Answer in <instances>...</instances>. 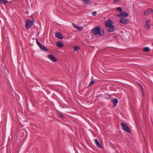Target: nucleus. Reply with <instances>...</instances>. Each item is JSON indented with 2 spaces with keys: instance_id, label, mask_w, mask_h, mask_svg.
<instances>
[{
  "instance_id": "f03ea898",
  "label": "nucleus",
  "mask_w": 153,
  "mask_h": 153,
  "mask_svg": "<svg viewBox=\"0 0 153 153\" xmlns=\"http://www.w3.org/2000/svg\"><path fill=\"white\" fill-rule=\"evenodd\" d=\"M113 22L108 20L105 22V25L106 26L108 32H111L113 31L114 30V26L112 25Z\"/></svg>"
},
{
  "instance_id": "ddd939ff",
  "label": "nucleus",
  "mask_w": 153,
  "mask_h": 153,
  "mask_svg": "<svg viewBox=\"0 0 153 153\" xmlns=\"http://www.w3.org/2000/svg\"><path fill=\"white\" fill-rule=\"evenodd\" d=\"M39 47L42 50L48 51V49L45 46L42 45V44L39 46Z\"/></svg>"
},
{
  "instance_id": "f8f14e48",
  "label": "nucleus",
  "mask_w": 153,
  "mask_h": 153,
  "mask_svg": "<svg viewBox=\"0 0 153 153\" xmlns=\"http://www.w3.org/2000/svg\"><path fill=\"white\" fill-rule=\"evenodd\" d=\"M56 44L57 46L60 48L64 46L63 44L60 41L57 42Z\"/></svg>"
},
{
  "instance_id": "b1692460",
  "label": "nucleus",
  "mask_w": 153,
  "mask_h": 153,
  "mask_svg": "<svg viewBox=\"0 0 153 153\" xmlns=\"http://www.w3.org/2000/svg\"><path fill=\"white\" fill-rule=\"evenodd\" d=\"M140 85L141 86V88L142 89H143V87H142L141 86V85Z\"/></svg>"
},
{
  "instance_id": "0eeeda50",
  "label": "nucleus",
  "mask_w": 153,
  "mask_h": 153,
  "mask_svg": "<svg viewBox=\"0 0 153 153\" xmlns=\"http://www.w3.org/2000/svg\"><path fill=\"white\" fill-rule=\"evenodd\" d=\"M48 56L50 60L53 62H56L57 61L56 58L51 54H49Z\"/></svg>"
},
{
  "instance_id": "9d476101",
  "label": "nucleus",
  "mask_w": 153,
  "mask_h": 153,
  "mask_svg": "<svg viewBox=\"0 0 153 153\" xmlns=\"http://www.w3.org/2000/svg\"><path fill=\"white\" fill-rule=\"evenodd\" d=\"M127 19L123 18H122L120 19V22L121 23L123 24H126L127 23Z\"/></svg>"
},
{
  "instance_id": "4468645a",
  "label": "nucleus",
  "mask_w": 153,
  "mask_h": 153,
  "mask_svg": "<svg viewBox=\"0 0 153 153\" xmlns=\"http://www.w3.org/2000/svg\"><path fill=\"white\" fill-rule=\"evenodd\" d=\"M95 142L97 146L100 148H102V146L100 143L99 141L97 140V139H95Z\"/></svg>"
},
{
  "instance_id": "a211bd4d",
  "label": "nucleus",
  "mask_w": 153,
  "mask_h": 153,
  "mask_svg": "<svg viewBox=\"0 0 153 153\" xmlns=\"http://www.w3.org/2000/svg\"><path fill=\"white\" fill-rule=\"evenodd\" d=\"M74 49L75 51H77L79 49V48L77 46H75L74 47Z\"/></svg>"
},
{
  "instance_id": "39448f33",
  "label": "nucleus",
  "mask_w": 153,
  "mask_h": 153,
  "mask_svg": "<svg viewBox=\"0 0 153 153\" xmlns=\"http://www.w3.org/2000/svg\"><path fill=\"white\" fill-rule=\"evenodd\" d=\"M149 14H153V10L151 9H149L146 10L144 14L146 15H148Z\"/></svg>"
},
{
  "instance_id": "4be33fe9",
  "label": "nucleus",
  "mask_w": 153,
  "mask_h": 153,
  "mask_svg": "<svg viewBox=\"0 0 153 153\" xmlns=\"http://www.w3.org/2000/svg\"><path fill=\"white\" fill-rule=\"evenodd\" d=\"M92 15L93 16H96V15H97V13H96V11H94L92 13Z\"/></svg>"
},
{
  "instance_id": "f257e3e1",
  "label": "nucleus",
  "mask_w": 153,
  "mask_h": 153,
  "mask_svg": "<svg viewBox=\"0 0 153 153\" xmlns=\"http://www.w3.org/2000/svg\"><path fill=\"white\" fill-rule=\"evenodd\" d=\"M92 32L95 36H101L104 34V30H101L100 27L99 26L93 28L92 30Z\"/></svg>"
},
{
  "instance_id": "5701e85b",
  "label": "nucleus",
  "mask_w": 153,
  "mask_h": 153,
  "mask_svg": "<svg viewBox=\"0 0 153 153\" xmlns=\"http://www.w3.org/2000/svg\"><path fill=\"white\" fill-rule=\"evenodd\" d=\"M60 116H61V117H63V115H62V114H60Z\"/></svg>"
},
{
  "instance_id": "dca6fc26",
  "label": "nucleus",
  "mask_w": 153,
  "mask_h": 153,
  "mask_svg": "<svg viewBox=\"0 0 153 153\" xmlns=\"http://www.w3.org/2000/svg\"><path fill=\"white\" fill-rule=\"evenodd\" d=\"M143 51L145 52H148L150 51V49L148 47H146L143 50Z\"/></svg>"
},
{
  "instance_id": "7ed1b4c3",
  "label": "nucleus",
  "mask_w": 153,
  "mask_h": 153,
  "mask_svg": "<svg viewBox=\"0 0 153 153\" xmlns=\"http://www.w3.org/2000/svg\"><path fill=\"white\" fill-rule=\"evenodd\" d=\"M33 24V21L29 20H27L26 22V28L27 29H29Z\"/></svg>"
},
{
  "instance_id": "6ab92c4d",
  "label": "nucleus",
  "mask_w": 153,
  "mask_h": 153,
  "mask_svg": "<svg viewBox=\"0 0 153 153\" xmlns=\"http://www.w3.org/2000/svg\"><path fill=\"white\" fill-rule=\"evenodd\" d=\"M116 10L118 11L121 12H122V9L120 7H118L116 8Z\"/></svg>"
},
{
  "instance_id": "1a4fd4ad",
  "label": "nucleus",
  "mask_w": 153,
  "mask_h": 153,
  "mask_svg": "<svg viewBox=\"0 0 153 153\" xmlns=\"http://www.w3.org/2000/svg\"><path fill=\"white\" fill-rule=\"evenodd\" d=\"M55 37L59 39H62L63 38V37L62 34L58 32L55 34Z\"/></svg>"
},
{
  "instance_id": "2eb2a0df",
  "label": "nucleus",
  "mask_w": 153,
  "mask_h": 153,
  "mask_svg": "<svg viewBox=\"0 0 153 153\" xmlns=\"http://www.w3.org/2000/svg\"><path fill=\"white\" fill-rule=\"evenodd\" d=\"M111 101L114 104V107H115L117 105V104L118 102L117 99V98H114L113 100H112Z\"/></svg>"
},
{
  "instance_id": "20e7f679",
  "label": "nucleus",
  "mask_w": 153,
  "mask_h": 153,
  "mask_svg": "<svg viewBox=\"0 0 153 153\" xmlns=\"http://www.w3.org/2000/svg\"><path fill=\"white\" fill-rule=\"evenodd\" d=\"M121 125L124 131L128 133H130L131 132L129 128L126 124L124 123H121Z\"/></svg>"
},
{
  "instance_id": "6e6552de",
  "label": "nucleus",
  "mask_w": 153,
  "mask_h": 153,
  "mask_svg": "<svg viewBox=\"0 0 153 153\" xmlns=\"http://www.w3.org/2000/svg\"><path fill=\"white\" fill-rule=\"evenodd\" d=\"M128 16V14L125 12L123 11L121 12V13L117 15V16L118 17H126Z\"/></svg>"
},
{
  "instance_id": "412c9836",
  "label": "nucleus",
  "mask_w": 153,
  "mask_h": 153,
  "mask_svg": "<svg viewBox=\"0 0 153 153\" xmlns=\"http://www.w3.org/2000/svg\"><path fill=\"white\" fill-rule=\"evenodd\" d=\"M36 42L38 45L39 46L41 45V44L37 40V38L36 39Z\"/></svg>"
},
{
  "instance_id": "f3484780",
  "label": "nucleus",
  "mask_w": 153,
  "mask_h": 153,
  "mask_svg": "<svg viewBox=\"0 0 153 153\" xmlns=\"http://www.w3.org/2000/svg\"><path fill=\"white\" fill-rule=\"evenodd\" d=\"M8 1H6V0H0V4L1 3V2H2V3H3L4 5H5L8 2Z\"/></svg>"
},
{
  "instance_id": "423d86ee",
  "label": "nucleus",
  "mask_w": 153,
  "mask_h": 153,
  "mask_svg": "<svg viewBox=\"0 0 153 153\" xmlns=\"http://www.w3.org/2000/svg\"><path fill=\"white\" fill-rule=\"evenodd\" d=\"M151 22L150 19H148L146 21V23L145 24V26L146 30H150V24Z\"/></svg>"
},
{
  "instance_id": "393cba45",
  "label": "nucleus",
  "mask_w": 153,
  "mask_h": 153,
  "mask_svg": "<svg viewBox=\"0 0 153 153\" xmlns=\"http://www.w3.org/2000/svg\"><path fill=\"white\" fill-rule=\"evenodd\" d=\"M11 1H10V2H9V3H11Z\"/></svg>"
},
{
  "instance_id": "aec40b11",
  "label": "nucleus",
  "mask_w": 153,
  "mask_h": 153,
  "mask_svg": "<svg viewBox=\"0 0 153 153\" xmlns=\"http://www.w3.org/2000/svg\"><path fill=\"white\" fill-rule=\"evenodd\" d=\"M94 82H95L93 80H91V82H90V83L89 84V85H88V86H90L92 85L93 84H94Z\"/></svg>"
},
{
  "instance_id": "9b49d317",
  "label": "nucleus",
  "mask_w": 153,
  "mask_h": 153,
  "mask_svg": "<svg viewBox=\"0 0 153 153\" xmlns=\"http://www.w3.org/2000/svg\"><path fill=\"white\" fill-rule=\"evenodd\" d=\"M73 25L74 27L77 29V30H82L83 28L82 26H76L75 24L73 23Z\"/></svg>"
}]
</instances>
